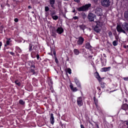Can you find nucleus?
<instances>
[{
	"label": "nucleus",
	"mask_w": 128,
	"mask_h": 128,
	"mask_svg": "<svg viewBox=\"0 0 128 128\" xmlns=\"http://www.w3.org/2000/svg\"><path fill=\"white\" fill-rule=\"evenodd\" d=\"M116 30L118 32H122L123 34H126V30L128 32V24L126 22H124L123 24H118Z\"/></svg>",
	"instance_id": "f257e3e1"
},
{
	"label": "nucleus",
	"mask_w": 128,
	"mask_h": 128,
	"mask_svg": "<svg viewBox=\"0 0 128 128\" xmlns=\"http://www.w3.org/2000/svg\"><path fill=\"white\" fill-rule=\"evenodd\" d=\"M90 6H92V4H86L80 8H78V12H86V10H88V8H90Z\"/></svg>",
	"instance_id": "f03ea898"
},
{
	"label": "nucleus",
	"mask_w": 128,
	"mask_h": 128,
	"mask_svg": "<svg viewBox=\"0 0 128 128\" xmlns=\"http://www.w3.org/2000/svg\"><path fill=\"white\" fill-rule=\"evenodd\" d=\"M96 26H95L94 30L96 32H100L102 30V22H96Z\"/></svg>",
	"instance_id": "7ed1b4c3"
},
{
	"label": "nucleus",
	"mask_w": 128,
	"mask_h": 128,
	"mask_svg": "<svg viewBox=\"0 0 128 128\" xmlns=\"http://www.w3.org/2000/svg\"><path fill=\"white\" fill-rule=\"evenodd\" d=\"M101 4L104 8H108L110 6V0H102Z\"/></svg>",
	"instance_id": "20e7f679"
},
{
	"label": "nucleus",
	"mask_w": 128,
	"mask_h": 128,
	"mask_svg": "<svg viewBox=\"0 0 128 128\" xmlns=\"http://www.w3.org/2000/svg\"><path fill=\"white\" fill-rule=\"evenodd\" d=\"M76 40H78V42H77V44L78 46H82V44H84V38L80 36L78 37V38H76Z\"/></svg>",
	"instance_id": "39448f33"
},
{
	"label": "nucleus",
	"mask_w": 128,
	"mask_h": 128,
	"mask_svg": "<svg viewBox=\"0 0 128 128\" xmlns=\"http://www.w3.org/2000/svg\"><path fill=\"white\" fill-rule=\"evenodd\" d=\"M102 8H97L95 10V14H96L97 16H102Z\"/></svg>",
	"instance_id": "423d86ee"
},
{
	"label": "nucleus",
	"mask_w": 128,
	"mask_h": 128,
	"mask_svg": "<svg viewBox=\"0 0 128 128\" xmlns=\"http://www.w3.org/2000/svg\"><path fill=\"white\" fill-rule=\"evenodd\" d=\"M77 104L78 106H82L84 104V102H82V98L78 97L77 98Z\"/></svg>",
	"instance_id": "0eeeda50"
},
{
	"label": "nucleus",
	"mask_w": 128,
	"mask_h": 128,
	"mask_svg": "<svg viewBox=\"0 0 128 128\" xmlns=\"http://www.w3.org/2000/svg\"><path fill=\"white\" fill-rule=\"evenodd\" d=\"M88 18L90 22H92L94 20V14L90 13L88 15Z\"/></svg>",
	"instance_id": "6e6552de"
},
{
	"label": "nucleus",
	"mask_w": 128,
	"mask_h": 128,
	"mask_svg": "<svg viewBox=\"0 0 128 128\" xmlns=\"http://www.w3.org/2000/svg\"><path fill=\"white\" fill-rule=\"evenodd\" d=\"M56 32L59 34H62L64 32V28H62V27L58 28L56 30Z\"/></svg>",
	"instance_id": "1a4fd4ad"
},
{
	"label": "nucleus",
	"mask_w": 128,
	"mask_h": 128,
	"mask_svg": "<svg viewBox=\"0 0 128 128\" xmlns=\"http://www.w3.org/2000/svg\"><path fill=\"white\" fill-rule=\"evenodd\" d=\"M50 122L52 124H54V117L53 114H50Z\"/></svg>",
	"instance_id": "9d476101"
},
{
	"label": "nucleus",
	"mask_w": 128,
	"mask_h": 128,
	"mask_svg": "<svg viewBox=\"0 0 128 128\" xmlns=\"http://www.w3.org/2000/svg\"><path fill=\"white\" fill-rule=\"evenodd\" d=\"M101 62H102V65L103 66H106V59L101 58Z\"/></svg>",
	"instance_id": "9b49d317"
},
{
	"label": "nucleus",
	"mask_w": 128,
	"mask_h": 128,
	"mask_svg": "<svg viewBox=\"0 0 128 128\" xmlns=\"http://www.w3.org/2000/svg\"><path fill=\"white\" fill-rule=\"evenodd\" d=\"M94 76L96 78V79L99 80V82H100L102 80V78H100V74H98V72H96L94 73Z\"/></svg>",
	"instance_id": "f8f14e48"
},
{
	"label": "nucleus",
	"mask_w": 128,
	"mask_h": 128,
	"mask_svg": "<svg viewBox=\"0 0 128 128\" xmlns=\"http://www.w3.org/2000/svg\"><path fill=\"white\" fill-rule=\"evenodd\" d=\"M74 82H75V84H76L77 86H78V88H80V81L78 80L77 78H74Z\"/></svg>",
	"instance_id": "ddd939ff"
},
{
	"label": "nucleus",
	"mask_w": 128,
	"mask_h": 128,
	"mask_svg": "<svg viewBox=\"0 0 128 128\" xmlns=\"http://www.w3.org/2000/svg\"><path fill=\"white\" fill-rule=\"evenodd\" d=\"M70 88H71L72 92H78V88H76V87L74 88V86H72V84H70Z\"/></svg>",
	"instance_id": "4468645a"
},
{
	"label": "nucleus",
	"mask_w": 128,
	"mask_h": 128,
	"mask_svg": "<svg viewBox=\"0 0 128 128\" xmlns=\"http://www.w3.org/2000/svg\"><path fill=\"white\" fill-rule=\"evenodd\" d=\"M110 67H108V68H103L101 70V72H108L110 70Z\"/></svg>",
	"instance_id": "2eb2a0df"
},
{
	"label": "nucleus",
	"mask_w": 128,
	"mask_h": 128,
	"mask_svg": "<svg viewBox=\"0 0 128 128\" xmlns=\"http://www.w3.org/2000/svg\"><path fill=\"white\" fill-rule=\"evenodd\" d=\"M122 108L124 110H128V104H124L122 106Z\"/></svg>",
	"instance_id": "dca6fc26"
},
{
	"label": "nucleus",
	"mask_w": 128,
	"mask_h": 128,
	"mask_svg": "<svg viewBox=\"0 0 128 128\" xmlns=\"http://www.w3.org/2000/svg\"><path fill=\"white\" fill-rule=\"evenodd\" d=\"M74 52L76 56H78V54H80V51L78 49H74Z\"/></svg>",
	"instance_id": "f3484780"
},
{
	"label": "nucleus",
	"mask_w": 128,
	"mask_h": 128,
	"mask_svg": "<svg viewBox=\"0 0 128 128\" xmlns=\"http://www.w3.org/2000/svg\"><path fill=\"white\" fill-rule=\"evenodd\" d=\"M10 42H12V40H10V38L8 39L6 42V44H5V46H8Z\"/></svg>",
	"instance_id": "a211bd4d"
},
{
	"label": "nucleus",
	"mask_w": 128,
	"mask_h": 128,
	"mask_svg": "<svg viewBox=\"0 0 128 128\" xmlns=\"http://www.w3.org/2000/svg\"><path fill=\"white\" fill-rule=\"evenodd\" d=\"M124 16L126 20H128V11L125 12Z\"/></svg>",
	"instance_id": "6ab92c4d"
},
{
	"label": "nucleus",
	"mask_w": 128,
	"mask_h": 128,
	"mask_svg": "<svg viewBox=\"0 0 128 128\" xmlns=\"http://www.w3.org/2000/svg\"><path fill=\"white\" fill-rule=\"evenodd\" d=\"M52 17L54 20H56L58 18V16L52 15Z\"/></svg>",
	"instance_id": "aec40b11"
},
{
	"label": "nucleus",
	"mask_w": 128,
	"mask_h": 128,
	"mask_svg": "<svg viewBox=\"0 0 128 128\" xmlns=\"http://www.w3.org/2000/svg\"><path fill=\"white\" fill-rule=\"evenodd\" d=\"M90 42H87L86 44V48H90Z\"/></svg>",
	"instance_id": "412c9836"
},
{
	"label": "nucleus",
	"mask_w": 128,
	"mask_h": 128,
	"mask_svg": "<svg viewBox=\"0 0 128 128\" xmlns=\"http://www.w3.org/2000/svg\"><path fill=\"white\" fill-rule=\"evenodd\" d=\"M50 4H52L51 6L53 7L54 4L55 0H50Z\"/></svg>",
	"instance_id": "4be33fe9"
},
{
	"label": "nucleus",
	"mask_w": 128,
	"mask_h": 128,
	"mask_svg": "<svg viewBox=\"0 0 128 128\" xmlns=\"http://www.w3.org/2000/svg\"><path fill=\"white\" fill-rule=\"evenodd\" d=\"M112 44H113V46H118V41L115 40V41L113 42Z\"/></svg>",
	"instance_id": "5701e85b"
},
{
	"label": "nucleus",
	"mask_w": 128,
	"mask_h": 128,
	"mask_svg": "<svg viewBox=\"0 0 128 128\" xmlns=\"http://www.w3.org/2000/svg\"><path fill=\"white\" fill-rule=\"evenodd\" d=\"M67 72L68 73H69L70 74H72V69L70 68H68L67 69Z\"/></svg>",
	"instance_id": "b1692460"
},
{
	"label": "nucleus",
	"mask_w": 128,
	"mask_h": 128,
	"mask_svg": "<svg viewBox=\"0 0 128 128\" xmlns=\"http://www.w3.org/2000/svg\"><path fill=\"white\" fill-rule=\"evenodd\" d=\"M15 84H17V86H20V82H18V80H16L15 81Z\"/></svg>",
	"instance_id": "393cba45"
},
{
	"label": "nucleus",
	"mask_w": 128,
	"mask_h": 128,
	"mask_svg": "<svg viewBox=\"0 0 128 128\" xmlns=\"http://www.w3.org/2000/svg\"><path fill=\"white\" fill-rule=\"evenodd\" d=\"M19 104H24V102L22 100H19Z\"/></svg>",
	"instance_id": "a878e982"
},
{
	"label": "nucleus",
	"mask_w": 128,
	"mask_h": 128,
	"mask_svg": "<svg viewBox=\"0 0 128 128\" xmlns=\"http://www.w3.org/2000/svg\"><path fill=\"white\" fill-rule=\"evenodd\" d=\"M125 122H124V124L122 125V126L120 128H128V126H126H126H128V125H127L126 124H124Z\"/></svg>",
	"instance_id": "bb28decb"
},
{
	"label": "nucleus",
	"mask_w": 128,
	"mask_h": 128,
	"mask_svg": "<svg viewBox=\"0 0 128 128\" xmlns=\"http://www.w3.org/2000/svg\"><path fill=\"white\" fill-rule=\"evenodd\" d=\"M48 10H50L48 6H45V12H48Z\"/></svg>",
	"instance_id": "cd10ccee"
},
{
	"label": "nucleus",
	"mask_w": 128,
	"mask_h": 128,
	"mask_svg": "<svg viewBox=\"0 0 128 128\" xmlns=\"http://www.w3.org/2000/svg\"><path fill=\"white\" fill-rule=\"evenodd\" d=\"M78 17L76 16H74L73 18H72V20H78Z\"/></svg>",
	"instance_id": "c85d7f7f"
},
{
	"label": "nucleus",
	"mask_w": 128,
	"mask_h": 128,
	"mask_svg": "<svg viewBox=\"0 0 128 128\" xmlns=\"http://www.w3.org/2000/svg\"><path fill=\"white\" fill-rule=\"evenodd\" d=\"M55 62H56V64H58V58H56V57H55Z\"/></svg>",
	"instance_id": "c756f323"
},
{
	"label": "nucleus",
	"mask_w": 128,
	"mask_h": 128,
	"mask_svg": "<svg viewBox=\"0 0 128 128\" xmlns=\"http://www.w3.org/2000/svg\"><path fill=\"white\" fill-rule=\"evenodd\" d=\"M32 46L30 45V48H29V50H32Z\"/></svg>",
	"instance_id": "7c9ffc66"
},
{
	"label": "nucleus",
	"mask_w": 128,
	"mask_h": 128,
	"mask_svg": "<svg viewBox=\"0 0 128 128\" xmlns=\"http://www.w3.org/2000/svg\"><path fill=\"white\" fill-rule=\"evenodd\" d=\"M14 22H18V18H16L14 19Z\"/></svg>",
	"instance_id": "2f4dec72"
},
{
	"label": "nucleus",
	"mask_w": 128,
	"mask_h": 128,
	"mask_svg": "<svg viewBox=\"0 0 128 128\" xmlns=\"http://www.w3.org/2000/svg\"><path fill=\"white\" fill-rule=\"evenodd\" d=\"M31 72H32L33 74H34V70L32 69L30 70Z\"/></svg>",
	"instance_id": "473e14b6"
},
{
	"label": "nucleus",
	"mask_w": 128,
	"mask_h": 128,
	"mask_svg": "<svg viewBox=\"0 0 128 128\" xmlns=\"http://www.w3.org/2000/svg\"><path fill=\"white\" fill-rule=\"evenodd\" d=\"M101 88H104V84H101Z\"/></svg>",
	"instance_id": "72a5a7b5"
},
{
	"label": "nucleus",
	"mask_w": 128,
	"mask_h": 128,
	"mask_svg": "<svg viewBox=\"0 0 128 128\" xmlns=\"http://www.w3.org/2000/svg\"><path fill=\"white\" fill-rule=\"evenodd\" d=\"M80 28H84V25H81L80 26Z\"/></svg>",
	"instance_id": "f704fd0d"
},
{
	"label": "nucleus",
	"mask_w": 128,
	"mask_h": 128,
	"mask_svg": "<svg viewBox=\"0 0 128 128\" xmlns=\"http://www.w3.org/2000/svg\"><path fill=\"white\" fill-rule=\"evenodd\" d=\"M108 34H109V36H110L112 34V33L111 32H108Z\"/></svg>",
	"instance_id": "c9c22d12"
},
{
	"label": "nucleus",
	"mask_w": 128,
	"mask_h": 128,
	"mask_svg": "<svg viewBox=\"0 0 128 128\" xmlns=\"http://www.w3.org/2000/svg\"><path fill=\"white\" fill-rule=\"evenodd\" d=\"M10 54H12V56H14V52H10Z\"/></svg>",
	"instance_id": "e433bc0d"
},
{
	"label": "nucleus",
	"mask_w": 128,
	"mask_h": 128,
	"mask_svg": "<svg viewBox=\"0 0 128 128\" xmlns=\"http://www.w3.org/2000/svg\"><path fill=\"white\" fill-rule=\"evenodd\" d=\"M124 124H126L128 126V121H125Z\"/></svg>",
	"instance_id": "4c0bfd02"
},
{
	"label": "nucleus",
	"mask_w": 128,
	"mask_h": 128,
	"mask_svg": "<svg viewBox=\"0 0 128 128\" xmlns=\"http://www.w3.org/2000/svg\"><path fill=\"white\" fill-rule=\"evenodd\" d=\"M124 80H128V78H124Z\"/></svg>",
	"instance_id": "58836bf2"
},
{
	"label": "nucleus",
	"mask_w": 128,
	"mask_h": 128,
	"mask_svg": "<svg viewBox=\"0 0 128 128\" xmlns=\"http://www.w3.org/2000/svg\"><path fill=\"white\" fill-rule=\"evenodd\" d=\"M76 2H80V0H74Z\"/></svg>",
	"instance_id": "ea45409f"
},
{
	"label": "nucleus",
	"mask_w": 128,
	"mask_h": 128,
	"mask_svg": "<svg viewBox=\"0 0 128 128\" xmlns=\"http://www.w3.org/2000/svg\"><path fill=\"white\" fill-rule=\"evenodd\" d=\"M2 42H0V48L2 47Z\"/></svg>",
	"instance_id": "a19ab883"
},
{
	"label": "nucleus",
	"mask_w": 128,
	"mask_h": 128,
	"mask_svg": "<svg viewBox=\"0 0 128 128\" xmlns=\"http://www.w3.org/2000/svg\"><path fill=\"white\" fill-rule=\"evenodd\" d=\"M36 58H37V60H38L40 58V56L39 55H37L36 56Z\"/></svg>",
	"instance_id": "79ce46f5"
},
{
	"label": "nucleus",
	"mask_w": 128,
	"mask_h": 128,
	"mask_svg": "<svg viewBox=\"0 0 128 128\" xmlns=\"http://www.w3.org/2000/svg\"><path fill=\"white\" fill-rule=\"evenodd\" d=\"M80 128H84V125L81 124V125H80Z\"/></svg>",
	"instance_id": "37998d69"
},
{
	"label": "nucleus",
	"mask_w": 128,
	"mask_h": 128,
	"mask_svg": "<svg viewBox=\"0 0 128 128\" xmlns=\"http://www.w3.org/2000/svg\"><path fill=\"white\" fill-rule=\"evenodd\" d=\"M53 54H54V56H56V51L55 50L53 51Z\"/></svg>",
	"instance_id": "c03bdc74"
},
{
	"label": "nucleus",
	"mask_w": 128,
	"mask_h": 128,
	"mask_svg": "<svg viewBox=\"0 0 128 128\" xmlns=\"http://www.w3.org/2000/svg\"><path fill=\"white\" fill-rule=\"evenodd\" d=\"M94 102H95V104L96 106L97 103H96V100H94Z\"/></svg>",
	"instance_id": "a18cd8bd"
},
{
	"label": "nucleus",
	"mask_w": 128,
	"mask_h": 128,
	"mask_svg": "<svg viewBox=\"0 0 128 128\" xmlns=\"http://www.w3.org/2000/svg\"><path fill=\"white\" fill-rule=\"evenodd\" d=\"M28 8H32V6H28Z\"/></svg>",
	"instance_id": "49530a36"
},
{
	"label": "nucleus",
	"mask_w": 128,
	"mask_h": 128,
	"mask_svg": "<svg viewBox=\"0 0 128 128\" xmlns=\"http://www.w3.org/2000/svg\"><path fill=\"white\" fill-rule=\"evenodd\" d=\"M124 100H125L126 102H128V100L126 99H125Z\"/></svg>",
	"instance_id": "de8ad7c7"
},
{
	"label": "nucleus",
	"mask_w": 128,
	"mask_h": 128,
	"mask_svg": "<svg viewBox=\"0 0 128 128\" xmlns=\"http://www.w3.org/2000/svg\"><path fill=\"white\" fill-rule=\"evenodd\" d=\"M96 126H97V128H100V127H98V125L96 124Z\"/></svg>",
	"instance_id": "09e8293b"
},
{
	"label": "nucleus",
	"mask_w": 128,
	"mask_h": 128,
	"mask_svg": "<svg viewBox=\"0 0 128 128\" xmlns=\"http://www.w3.org/2000/svg\"><path fill=\"white\" fill-rule=\"evenodd\" d=\"M34 12H32V14H34Z\"/></svg>",
	"instance_id": "8fccbe9b"
},
{
	"label": "nucleus",
	"mask_w": 128,
	"mask_h": 128,
	"mask_svg": "<svg viewBox=\"0 0 128 128\" xmlns=\"http://www.w3.org/2000/svg\"><path fill=\"white\" fill-rule=\"evenodd\" d=\"M128 51V46H127Z\"/></svg>",
	"instance_id": "3c124183"
},
{
	"label": "nucleus",
	"mask_w": 128,
	"mask_h": 128,
	"mask_svg": "<svg viewBox=\"0 0 128 128\" xmlns=\"http://www.w3.org/2000/svg\"><path fill=\"white\" fill-rule=\"evenodd\" d=\"M73 12H74V11H73Z\"/></svg>",
	"instance_id": "603ef678"
}]
</instances>
